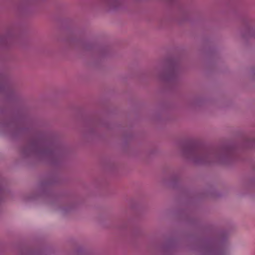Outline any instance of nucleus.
I'll return each instance as SVG.
<instances>
[{
    "label": "nucleus",
    "instance_id": "nucleus-1",
    "mask_svg": "<svg viewBox=\"0 0 255 255\" xmlns=\"http://www.w3.org/2000/svg\"><path fill=\"white\" fill-rule=\"evenodd\" d=\"M160 80H161V74H160Z\"/></svg>",
    "mask_w": 255,
    "mask_h": 255
}]
</instances>
